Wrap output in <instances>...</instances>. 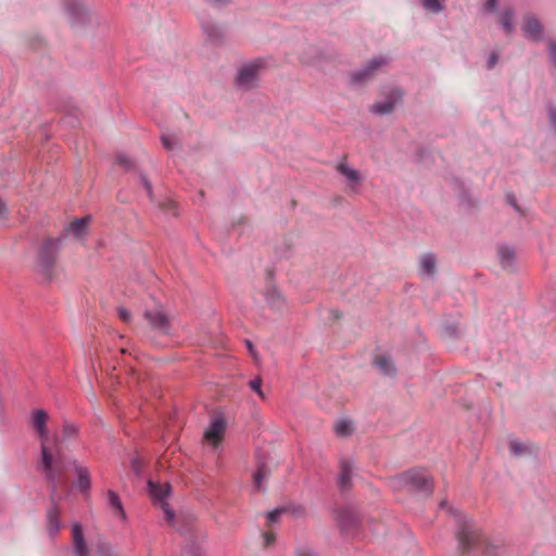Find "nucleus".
<instances>
[{"mask_svg": "<svg viewBox=\"0 0 556 556\" xmlns=\"http://www.w3.org/2000/svg\"><path fill=\"white\" fill-rule=\"evenodd\" d=\"M49 415L43 409H35L31 414V427L40 443V462L38 469L45 475L46 479L55 483L58 473L61 471L60 463L54 458L48 446L50 431L47 427Z\"/></svg>", "mask_w": 556, "mask_h": 556, "instance_id": "f257e3e1", "label": "nucleus"}, {"mask_svg": "<svg viewBox=\"0 0 556 556\" xmlns=\"http://www.w3.org/2000/svg\"><path fill=\"white\" fill-rule=\"evenodd\" d=\"M400 482L416 492H421L429 495L432 492L433 482L428 472L422 469H413L405 472L401 478Z\"/></svg>", "mask_w": 556, "mask_h": 556, "instance_id": "f03ea898", "label": "nucleus"}, {"mask_svg": "<svg viewBox=\"0 0 556 556\" xmlns=\"http://www.w3.org/2000/svg\"><path fill=\"white\" fill-rule=\"evenodd\" d=\"M384 99L377 101L370 106V112L376 115L391 114L402 102L403 91L395 86L388 87L384 91Z\"/></svg>", "mask_w": 556, "mask_h": 556, "instance_id": "7ed1b4c3", "label": "nucleus"}, {"mask_svg": "<svg viewBox=\"0 0 556 556\" xmlns=\"http://www.w3.org/2000/svg\"><path fill=\"white\" fill-rule=\"evenodd\" d=\"M264 62L255 60L243 64L237 74L236 83L241 89H251L256 86Z\"/></svg>", "mask_w": 556, "mask_h": 556, "instance_id": "20e7f679", "label": "nucleus"}, {"mask_svg": "<svg viewBox=\"0 0 556 556\" xmlns=\"http://www.w3.org/2000/svg\"><path fill=\"white\" fill-rule=\"evenodd\" d=\"M149 494L152 501L160 506L163 510L164 516L168 522H173L175 519V513L169 508L166 500L170 495V486L169 484L159 485L153 481H148Z\"/></svg>", "mask_w": 556, "mask_h": 556, "instance_id": "39448f33", "label": "nucleus"}, {"mask_svg": "<svg viewBox=\"0 0 556 556\" xmlns=\"http://www.w3.org/2000/svg\"><path fill=\"white\" fill-rule=\"evenodd\" d=\"M143 317L154 331L162 334L169 333L170 320L164 307L160 303L155 304L151 308L146 309Z\"/></svg>", "mask_w": 556, "mask_h": 556, "instance_id": "423d86ee", "label": "nucleus"}, {"mask_svg": "<svg viewBox=\"0 0 556 556\" xmlns=\"http://www.w3.org/2000/svg\"><path fill=\"white\" fill-rule=\"evenodd\" d=\"M337 173L342 177L345 187L352 193H359L364 177L361 172L352 167L348 162L341 161L336 164Z\"/></svg>", "mask_w": 556, "mask_h": 556, "instance_id": "0eeeda50", "label": "nucleus"}, {"mask_svg": "<svg viewBox=\"0 0 556 556\" xmlns=\"http://www.w3.org/2000/svg\"><path fill=\"white\" fill-rule=\"evenodd\" d=\"M388 63L383 56H376L371 59L362 68L356 70L350 74V81L353 85H362L371 79L377 72Z\"/></svg>", "mask_w": 556, "mask_h": 556, "instance_id": "6e6552de", "label": "nucleus"}, {"mask_svg": "<svg viewBox=\"0 0 556 556\" xmlns=\"http://www.w3.org/2000/svg\"><path fill=\"white\" fill-rule=\"evenodd\" d=\"M226 433V421L222 416L212 418L210 425L204 431V441L212 448L216 450L223 441Z\"/></svg>", "mask_w": 556, "mask_h": 556, "instance_id": "1a4fd4ad", "label": "nucleus"}, {"mask_svg": "<svg viewBox=\"0 0 556 556\" xmlns=\"http://www.w3.org/2000/svg\"><path fill=\"white\" fill-rule=\"evenodd\" d=\"M60 244V240L50 239L42 245L39 254L38 267L43 274L48 275Z\"/></svg>", "mask_w": 556, "mask_h": 556, "instance_id": "9d476101", "label": "nucleus"}, {"mask_svg": "<svg viewBox=\"0 0 556 556\" xmlns=\"http://www.w3.org/2000/svg\"><path fill=\"white\" fill-rule=\"evenodd\" d=\"M64 10L68 17L77 23L88 13V8L84 0H64Z\"/></svg>", "mask_w": 556, "mask_h": 556, "instance_id": "9b49d317", "label": "nucleus"}, {"mask_svg": "<svg viewBox=\"0 0 556 556\" xmlns=\"http://www.w3.org/2000/svg\"><path fill=\"white\" fill-rule=\"evenodd\" d=\"M74 556H88V547L80 523H73Z\"/></svg>", "mask_w": 556, "mask_h": 556, "instance_id": "f8f14e48", "label": "nucleus"}, {"mask_svg": "<svg viewBox=\"0 0 556 556\" xmlns=\"http://www.w3.org/2000/svg\"><path fill=\"white\" fill-rule=\"evenodd\" d=\"M89 220V217H83L74 220L65 228L66 236L73 237L74 239L85 238L88 233Z\"/></svg>", "mask_w": 556, "mask_h": 556, "instance_id": "ddd939ff", "label": "nucleus"}, {"mask_svg": "<svg viewBox=\"0 0 556 556\" xmlns=\"http://www.w3.org/2000/svg\"><path fill=\"white\" fill-rule=\"evenodd\" d=\"M437 262L432 254H425L419 261V273L424 277H432L435 273Z\"/></svg>", "mask_w": 556, "mask_h": 556, "instance_id": "4468645a", "label": "nucleus"}, {"mask_svg": "<svg viewBox=\"0 0 556 556\" xmlns=\"http://www.w3.org/2000/svg\"><path fill=\"white\" fill-rule=\"evenodd\" d=\"M265 300H266V303L267 305L274 309V311H279L283 307V304H285V299L283 296L281 295V293L275 289V288H271L269 289L266 294H265Z\"/></svg>", "mask_w": 556, "mask_h": 556, "instance_id": "2eb2a0df", "label": "nucleus"}, {"mask_svg": "<svg viewBox=\"0 0 556 556\" xmlns=\"http://www.w3.org/2000/svg\"><path fill=\"white\" fill-rule=\"evenodd\" d=\"M60 515L55 507L49 509L47 514V529L50 536H55L60 530Z\"/></svg>", "mask_w": 556, "mask_h": 556, "instance_id": "dca6fc26", "label": "nucleus"}, {"mask_svg": "<svg viewBox=\"0 0 556 556\" xmlns=\"http://www.w3.org/2000/svg\"><path fill=\"white\" fill-rule=\"evenodd\" d=\"M421 8L430 14H441L446 7V0H419Z\"/></svg>", "mask_w": 556, "mask_h": 556, "instance_id": "f3484780", "label": "nucleus"}, {"mask_svg": "<svg viewBox=\"0 0 556 556\" xmlns=\"http://www.w3.org/2000/svg\"><path fill=\"white\" fill-rule=\"evenodd\" d=\"M522 31L526 38L538 40L541 31L539 22L534 18H528L523 24Z\"/></svg>", "mask_w": 556, "mask_h": 556, "instance_id": "a211bd4d", "label": "nucleus"}, {"mask_svg": "<svg viewBox=\"0 0 556 556\" xmlns=\"http://www.w3.org/2000/svg\"><path fill=\"white\" fill-rule=\"evenodd\" d=\"M75 472L77 475V488L81 491L88 490L90 485L88 469L75 464Z\"/></svg>", "mask_w": 556, "mask_h": 556, "instance_id": "6ab92c4d", "label": "nucleus"}, {"mask_svg": "<svg viewBox=\"0 0 556 556\" xmlns=\"http://www.w3.org/2000/svg\"><path fill=\"white\" fill-rule=\"evenodd\" d=\"M109 503H110L112 509L114 510L115 516L122 520H125L126 513L124 510L123 504H122L118 495L113 491L109 492Z\"/></svg>", "mask_w": 556, "mask_h": 556, "instance_id": "aec40b11", "label": "nucleus"}, {"mask_svg": "<svg viewBox=\"0 0 556 556\" xmlns=\"http://www.w3.org/2000/svg\"><path fill=\"white\" fill-rule=\"evenodd\" d=\"M498 257L503 267H509L515 258V251L507 245L501 247L498 249Z\"/></svg>", "mask_w": 556, "mask_h": 556, "instance_id": "412c9836", "label": "nucleus"}, {"mask_svg": "<svg viewBox=\"0 0 556 556\" xmlns=\"http://www.w3.org/2000/svg\"><path fill=\"white\" fill-rule=\"evenodd\" d=\"M334 430L338 435L345 437L352 432L353 425L348 419H341L336 422Z\"/></svg>", "mask_w": 556, "mask_h": 556, "instance_id": "4be33fe9", "label": "nucleus"}, {"mask_svg": "<svg viewBox=\"0 0 556 556\" xmlns=\"http://www.w3.org/2000/svg\"><path fill=\"white\" fill-rule=\"evenodd\" d=\"M377 366L386 375H392L395 371L393 363L384 357L377 361Z\"/></svg>", "mask_w": 556, "mask_h": 556, "instance_id": "5701e85b", "label": "nucleus"}, {"mask_svg": "<svg viewBox=\"0 0 556 556\" xmlns=\"http://www.w3.org/2000/svg\"><path fill=\"white\" fill-rule=\"evenodd\" d=\"M78 427L75 424L66 422L63 427V433L66 439H74L78 435Z\"/></svg>", "mask_w": 556, "mask_h": 556, "instance_id": "b1692460", "label": "nucleus"}, {"mask_svg": "<svg viewBox=\"0 0 556 556\" xmlns=\"http://www.w3.org/2000/svg\"><path fill=\"white\" fill-rule=\"evenodd\" d=\"M501 25L506 33H510L513 30V16L509 12H505L502 14Z\"/></svg>", "mask_w": 556, "mask_h": 556, "instance_id": "393cba45", "label": "nucleus"}, {"mask_svg": "<svg viewBox=\"0 0 556 556\" xmlns=\"http://www.w3.org/2000/svg\"><path fill=\"white\" fill-rule=\"evenodd\" d=\"M459 545L466 548L471 540H473L472 533L469 531H462L458 533Z\"/></svg>", "mask_w": 556, "mask_h": 556, "instance_id": "a878e982", "label": "nucleus"}, {"mask_svg": "<svg viewBox=\"0 0 556 556\" xmlns=\"http://www.w3.org/2000/svg\"><path fill=\"white\" fill-rule=\"evenodd\" d=\"M99 556H116L114 548L110 544H101L98 547Z\"/></svg>", "mask_w": 556, "mask_h": 556, "instance_id": "bb28decb", "label": "nucleus"}, {"mask_svg": "<svg viewBox=\"0 0 556 556\" xmlns=\"http://www.w3.org/2000/svg\"><path fill=\"white\" fill-rule=\"evenodd\" d=\"M265 478H266V475L262 469L257 470V472L254 475V485L257 490H260V491L264 490L263 481L265 480Z\"/></svg>", "mask_w": 556, "mask_h": 556, "instance_id": "cd10ccee", "label": "nucleus"}, {"mask_svg": "<svg viewBox=\"0 0 556 556\" xmlns=\"http://www.w3.org/2000/svg\"><path fill=\"white\" fill-rule=\"evenodd\" d=\"M204 540L202 539L201 543L195 547L194 546V556H205V551L203 548ZM187 556H193L192 555V546L188 547Z\"/></svg>", "mask_w": 556, "mask_h": 556, "instance_id": "c85d7f7f", "label": "nucleus"}, {"mask_svg": "<svg viewBox=\"0 0 556 556\" xmlns=\"http://www.w3.org/2000/svg\"><path fill=\"white\" fill-rule=\"evenodd\" d=\"M139 181H140L141 186L143 187V189L146 190L148 197L151 198L152 197V186H151L149 179L144 175H140Z\"/></svg>", "mask_w": 556, "mask_h": 556, "instance_id": "c756f323", "label": "nucleus"}, {"mask_svg": "<svg viewBox=\"0 0 556 556\" xmlns=\"http://www.w3.org/2000/svg\"><path fill=\"white\" fill-rule=\"evenodd\" d=\"M117 315L125 323H130V320H131V314L125 307H118L117 308Z\"/></svg>", "mask_w": 556, "mask_h": 556, "instance_id": "7c9ffc66", "label": "nucleus"}, {"mask_svg": "<svg viewBox=\"0 0 556 556\" xmlns=\"http://www.w3.org/2000/svg\"><path fill=\"white\" fill-rule=\"evenodd\" d=\"M161 140L164 149H166L167 151L172 150L175 146V140L170 136L163 135Z\"/></svg>", "mask_w": 556, "mask_h": 556, "instance_id": "2f4dec72", "label": "nucleus"}, {"mask_svg": "<svg viewBox=\"0 0 556 556\" xmlns=\"http://www.w3.org/2000/svg\"><path fill=\"white\" fill-rule=\"evenodd\" d=\"M547 116L552 128L556 130V108L549 106L547 110Z\"/></svg>", "mask_w": 556, "mask_h": 556, "instance_id": "473e14b6", "label": "nucleus"}, {"mask_svg": "<svg viewBox=\"0 0 556 556\" xmlns=\"http://www.w3.org/2000/svg\"><path fill=\"white\" fill-rule=\"evenodd\" d=\"M261 386H262V381L258 378L250 381V388L254 392H256L258 394V396L264 397V394H263V392L261 390Z\"/></svg>", "mask_w": 556, "mask_h": 556, "instance_id": "72a5a7b5", "label": "nucleus"}, {"mask_svg": "<svg viewBox=\"0 0 556 556\" xmlns=\"http://www.w3.org/2000/svg\"><path fill=\"white\" fill-rule=\"evenodd\" d=\"M509 447L515 455H520L525 450L523 445L517 441H511Z\"/></svg>", "mask_w": 556, "mask_h": 556, "instance_id": "f704fd0d", "label": "nucleus"}, {"mask_svg": "<svg viewBox=\"0 0 556 556\" xmlns=\"http://www.w3.org/2000/svg\"><path fill=\"white\" fill-rule=\"evenodd\" d=\"M280 514H281V510L279 509H275L273 511H269L266 516V519L269 523H275L278 521L279 517H280Z\"/></svg>", "mask_w": 556, "mask_h": 556, "instance_id": "c9c22d12", "label": "nucleus"}, {"mask_svg": "<svg viewBox=\"0 0 556 556\" xmlns=\"http://www.w3.org/2000/svg\"><path fill=\"white\" fill-rule=\"evenodd\" d=\"M348 482H349V473H348V471H346V470H344V471L342 472V475L340 476V478H339V484H340V488H341V489L346 488Z\"/></svg>", "mask_w": 556, "mask_h": 556, "instance_id": "e433bc0d", "label": "nucleus"}, {"mask_svg": "<svg viewBox=\"0 0 556 556\" xmlns=\"http://www.w3.org/2000/svg\"><path fill=\"white\" fill-rule=\"evenodd\" d=\"M498 56L496 53H491L488 59V67L492 68L497 63Z\"/></svg>", "mask_w": 556, "mask_h": 556, "instance_id": "4c0bfd02", "label": "nucleus"}, {"mask_svg": "<svg viewBox=\"0 0 556 556\" xmlns=\"http://www.w3.org/2000/svg\"><path fill=\"white\" fill-rule=\"evenodd\" d=\"M497 7V0H488L485 3V10L486 11H493Z\"/></svg>", "mask_w": 556, "mask_h": 556, "instance_id": "58836bf2", "label": "nucleus"}, {"mask_svg": "<svg viewBox=\"0 0 556 556\" xmlns=\"http://www.w3.org/2000/svg\"><path fill=\"white\" fill-rule=\"evenodd\" d=\"M296 556H316V554L313 553L311 549L303 548L298 551Z\"/></svg>", "mask_w": 556, "mask_h": 556, "instance_id": "ea45409f", "label": "nucleus"}, {"mask_svg": "<svg viewBox=\"0 0 556 556\" xmlns=\"http://www.w3.org/2000/svg\"><path fill=\"white\" fill-rule=\"evenodd\" d=\"M551 59H552L553 64L556 67V45L551 46Z\"/></svg>", "mask_w": 556, "mask_h": 556, "instance_id": "a19ab883", "label": "nucleus"}, {"mask_svg": "<svg viewBox=\"0 0 556 556\" xmlns=\"http://www.w3.org/2000/svg\"><path fill=\"white\" fill-rule=\"evenodd\" d=\"M131 467H132L134 473L136 476H138L139 475V462H138V459L135 458V459L131 460Z\"/></svg>", "mask_w": 556, "mask_h": 556, "instance_id": "79ce46f5", "label": "nucleus"}, {"mask_svg": "<svg viewBox=\"0 0 556 556\" xmlns=\"http://www.w3.org/2000/svg\"><path fill=\"white\" fill-rule=\"evenodd\" d=\"M245 344H247V348H248V350H249L250 354H251L254 358H256V357H257V355H256V352H255V349H254L253 344H252L250 341H247V343H245Z\"/></svg>", "mask_w": 556, "mask_h": 556, "instance_id": "37998d69", "label": "nucleus"}, {"mask_svg": "<svg viewBox=\"0 0 556 556\" xmlns=\"http://www.w3.org/2000/svg\"><path fill=\"white\" fill-rule=\"evenodd\" d=\"M7 214V206L5 204L0 200V218H3Z\"/></svg>", "mask_w": 556, "mask_h": 556, "instance_id": "c03bdc74", "label": "nucleus"}, {"mask_svg": "<svg viewBox=\"0 0 556 556\" xmlns=\"http://www.w3.org/2000/svg\"><path fill=\"white\" fill-rule=\"evenodd\" d=\"M264 540H265V544L269 545L274 541V535L273 534H266L264 536Z\"/></svg>", "mask_w": 556, "mask_h": 556, "instance_id": "a18cd8bd", "label": "nucleus"}, {"mask_svg": "<svg viewBox=\"0 0 556 556\" xmlns=\"http://www.w3.org/2000/svg\"><path fill=\"white\" fill-rule=\"evenodd\" d=\"M118 161H119L121 164H123L125 166H128V164H129V162H128V160L126 157H119Z\"/></svg>", "mask_w": 556, "mask_h": 556, "instance_id": "49530a36", "label": "nucleus"}, {"mask_svg": "<svg viewBox=\"0 0 556 556\" xmlns=\"http://www.w3.org/2000/svg\"><path fill=\"white\" fill-rule=\"evenodd\" d=\"M215 3H222L224 0H212Z\"/></svg>", "mask_w": 556, "mask_h": 556, "instance_id": "de8ad7c7", "label": "nucleus"}]
</instances>
